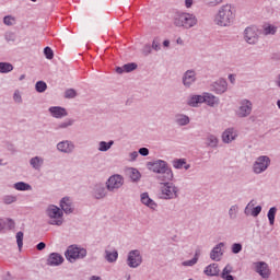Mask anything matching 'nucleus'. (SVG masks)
Returning a JSON list of instances; mask_svg holds the SVG:
<instances>
[{"label":"nucleus","instance_id":"nucleus-1","mask_svg":"<svg viewBox=\"0 0 280 280\" xmlns=\"http://www.w3.org/2000/svg\"><path fill=\"white\" fill-rule=\"evenodd\" d=\"M148 168L150 172L158 174L156 179L160 180V183L174 180V172L172 171V167H170V164H167L164 160L149 162Z\"/></svg>","mask_w":280,"mask_h":280},{"label":"nucleus","instance_id":"nucleus-2","mask_svg":"<svg viewBox=\"0 0 280 280\" xmlns=\"http://www.w3.org/2000/svg\"><path fill=\"white\" fill-rule=\"evenodd\" d=\"M235 21V9L231 4H223L219 8L214 23L219 27H231Z\"/></svg>","mask_w":280,"mask_h":280},{"label":"nucleus","instance_id":"nucleus-3","mask_svg":"<svg viewBox=\"0 0 280 280\" xmlns=\"http://www.w3.org/2000/svg\"><path fill=\"white\" fill-rule=\"evenodd\" d=\"M173 25L179 30H191L198 25V18L191 13L176 12L173 15Z\"/></svg>","mask_w":280,"mask_h":280},{"label":"nucleus","instance_id":"nucleus-4","mask_svg":"<svg viewBox=\"0 0 280 280\" xmlns=\"http://www.w3.org/2000/svg\"><path fill=\"white\" fill-rule=\"evenodd\" d=\"M160 185L161 200H176L178 198L180 189L172 180L161 182Z\"/></svg>","mask_w":280,"mask_h":280},{"label":"nucleus","instance_id":"nucleus-5","mask_svg":"<svg viewBox=\"0 0 280 280\" xmlns=\"http://www.w3.org/2000/svg\"><path fill=\"white\" fill-rule=\"evenodd\" d=\"M46 215L49 219L48 224L50 226H62L65 224V212L56 205H49L47 207Z\"/></svg>","mask_w":280,"mask_h":280},{"label":"nucleus","instance_id":"nucleus-6","mask_svg":"<svg viewBox=\"0 0 280 280\" xmlns=\"http://www.w3.org/2000/svg\"><path fill=\"white\" fill-rule=\"evenodd\" d=\"M86 255V248L80 247L78 245H70L65 252V257L70 264H75L78 259H84Z\"/></svg>","mask_w":280,"mask_h":280},{"label":"nucleus","instance_id":"nucleus-7","mask_svg":"<svg viewBox=\"0 0 280 280\" xmlns=\"http://www.w3.org/2000/svg\"><path fill=\"white\" fill-rule=\"evenodd\" d=\"M234 113L238 119H246V117H250L253 113V102L247 98H242Z\"/></svg>","mask_w":280,"mask_h":280},{"label":"nucleus","instance_id":"nucleus-8","mask_svg":"<svg viewBox=\"0 0 280 280\" xmlns=\"http://www.w3.org/2000/svg\"><path fill=\"white\" fill-rule=\"evenodd\" d=\"M107 191L115 194L124 187V176L119 174H114L109 176L105 183Z\"/></svg>","mask_w":280,"mask_h":280},{"label":"nucleus","instance_id":"nucleus-9","mask_svg":"<svg viewBox=\"0 0 280 280\" xmlns=\"http://www.w3.org/2000/svg\"><path fill=\"white\" fill-rule=\"evenodd\" d=\"M270 167V158L268 155H260L253 164L254 174H264Z\"/></svg>","mask_w":280,"mask_h":280},{"label":"nucleus","instance_id":"nucleus-10","mask_svg":"<svg viewBox=\"0 0 280 280\" xmlns=\"http://www.w3.org/2000/svg\"><path fill=\"white\" fill-rule=\"evenodd\" d=\"M243 38L247 45H257L259 43V34L256 26H247L243 32Z\"/></svg>","mask_w":280,"mask_h":280},{"label":"nucleus","instance_id":"nucleus-11","mask_svg":"<svg viewBox=\"0 0 280 280\" xmlns=\"http://www.w3.org/2000/svg\"><path fill=\"white\" fill-rule=\"evenodd\" d=\"M198 82V73L194 69L186 70L182 75V84L185 89H191Z\"/></svg>","mask_w":280,"mask_h":280},{"label":"nucleus","instance_id":"nucleus-12","mask_svg":"<svg viewBox=\"0 0 280 280\" xmlns=\"http://www.w3.org/2000/svg\"><path fill=\"white\" fill-rule=\"evenodd\" d=\"M143 264V257L139 249H132L128 253L127 256V266L129 268H139Z\"/></svg>","mask_w":280,"mask_h":280},{"label":"nucleus","instance_id":"nucleus-13","mask_svg":"<svg viewBox=\"0 0 280 280\" xmlns=\"http://www.w3.org/2000/svg\"><path fill=\"white\" fill-rule=\"evenodd\" d=\"M92 195L95 200H104V198L108 196V189L106 188V184L104 185L103 183H98L94 185Z\"/></svg>","mask_w":280,"mask_h":280},{"label":"nucleus","instance_id":"nucleus-14","mask_svg":"<svg viewBox=\"0 0 280 280\" xmlns=\"http://www.w3.org/2000/svg\"><path fill=\"white\" fill-rule=\"evenodd\" d=\"M229 90V83L224 79H218L211 84V91L217 95H222Z\"/></svg>","mask_w":280,"mask_h":280},{"label":"nucleus","instance_id":"nucleus-15","mask_svg":"<svg viewBox=\"0 0 280 280\" xmlns=\"http://www.w3.org/2000/svg\"><path fill=\"white\" fill-rule=\"evenodd\" d=\"M224 243L217 244L210 252V259L212 261H222V257H224Z\"/></svg>","mask_w":280,"mask_h":280},{"label":"nucleus","instance_id":"nucleus-16","mask_svg":"<svg viewBox=\"0 0 280 280\" xmlns=\"http://www.w3.org/2000/svg\"><path fill=\"white\" fill-rule=\"evenodd\" d=\"M59 206H60V209L62 210V213H66V215L73 213L75 209L71 197L61 198Z\"/></svg>","mask_w":280,"mask_h":280},{"label":"nucleus","instance_id":"nucleus-17","mask_svg":"<svg viewBox=\"0 0 280 280\" xmlns=\"http://www.w3.org/2000/svg\"><path fill=\"white\" fill-rule=\"evenodd\" d=\"M57 150L62 154H71L75 150V144L71 140H62L57 143Z\"/></svg>","mask_w":280,"mask_h":280},{"label":"nucleus","instance_id":"nucleus-18","mask_svg":"<svg viewBox=\"0 0 280 280\" xmlns=\"http://www.w3.org/2000/svg\"><path fill=\"white\" fill-rule=\"evenodd\" d=\"M47 266L56 267V266H62L65 264V257L58 253H51L49 254L47 260Z\"/></svg>","mask_w":280,"mask_h":280},{"label":"nucleus","instance_id":"nucleus-19","mask_svg":"<svg viewBox=\"0 0 280 280\" xmlns=\"http://www.w3.org/2000/svg\"><path fill=\"white\" fill-rule=\"evenodd\" d=\"M256 272L260 275L262 279H268L270 277V268L265 261L255 262Z\"/></svg>","mask_w":280,"mask_h":280},{"label":"nucleus","instance_id":"nucleus-20","mask_svg":"<svg viewBox=\"0 0 280 280\" xmlns=\"http://www.w3.org/2000/svg\"><path fill=\"white\" fill-rule=\"evenodd\" d=\"M253 207H255V200H252L247 203L244 213L245 215H252L253 218H257L259 213H261V206H256L255 208Z\"/></svg>","mask_w":280,"mask_h":280},{"label":"nucleus","instance_id":"nucleus-21","mask_svg":"<svg viewBox=\"0 0 280 280\" xmlns=\"http://www.w3.org/2000/svg\"><path fill=\"white\" fill-rule=\"evenodd\" d=\"M235 139H237V130H235L234 128H228L223 131V143H232V141H235Z\"/></svg>","mask_w":280,"mask_h":280},{"label":"nucleus","instance_id":"nucleus-22","mask_svg":"<svg viewBox=\"0 0 280 280\" xmlns=\"http://www.w3.org/2000/svg\"><path fill=\"white\" fill-rule=\"evenodd\" d=\"M28 163L32 170H35V172H40V170H43V165H45V158L36 155L31 158Z\"/></svg>","mask_w":280,"mask_h":280},{"label":"nucleus","instance_id":"nucleus-23","mask_svg":"<svg viewBox=\"0 0 280 280\" xmlns=\"http://www.w3.org/2000/svg\"><path fill=\"white\" fill-rule=\"evenodd\" d=\"M48 112L55 119H62V117H67L68 115L67 109L60 106H51Z\"/></svg>","mask_w":280,"mask_h":280},{"label":"nucleus","instance_id":"nucleus-24","mask_svg":"<svg viewBox=\"0 0 280 280\" xmlns=\"http://www.w3.org/2000/svg\"><path fill=\"white\" fill-rule=\"evenodd\" d=\"M140 200L142 205L149 207V209H152V211H156V207H159V205L155 203V201L152 198H150V195L148 192H142L140 195Z\"/></svg>","mask_w":280,"mask_h":280},{"label":"nucleus","instance_id":"nucleus-25","mask_svg":"<svg viewBox=\"0 0 280 280\" xmlns=\"http://www.w3.org/2000/svg\"><path fill=\"white\" fill-rule=\"evenodd\" d=\"M203 104H207L208 106L213 108V106H218V104H220V98L211 93L205 92Z\"/></svg>","mask_w":280,"mask_h":280},{"label":"nucleus","instance_id":"nucleus-26","mask_svg":"<svg viewBox=\"0 0 280 280\" xmlns=\"http://www.w3.org/2000/svg\"><path fill=\"white\" fill-rule=\"evenodd\" d=\"M200 104H205L203 94L190 95L187 100V105L191 106V108H198Z\"/></svg>","mask_w":280,"mask_h":280},{"label":"nucleus","instance_id":"nucleus-27","mask_svg":"<svg viewBox=\"0 0 280 280\" xmlns=\"http://www.w3.org/2000/svg\"><path fill=\"white\" fill-rule=\"evenodd\" d=\"M203 272L207 277H219L220 267H218V264L212 262L205 268Z\"/></svg>","mask_w":280,"mask_h":280},{"label":"nucleus","instance_id":"nucleus-28","mask_svg":"<svg viewBox=\"0 0 280 280\" xmlns=\"http://www.w3.org/2000/svg\"><path fill=\"white\" fill-rule=\"evenodd\" d=\"M174 121L177 126H189L191 119L185 114H176Z\"/></svg>","mask_w":280,"mask_h":280},{"label":"nucleus","instance_id":"nucleus-29","mask_svg":"<svg viewBox=\"0 0 280 280\" xmlns=\"http://www.w3.org/2000/svg\"><path fill=\"white\" fill-rule=\"evenodd\" d=\"M119 258V253L114 249V250H105V259L106 261H108V264H115V261H117V259Z\"/></svg>","mask_w":280,"mask_h":280},{"label":"nucleus","instance_id":"nucleus-30","mask_svg":"<svg viewBox=\"0 0 280 280\" xmlns=\"http://www.w3.org/2000/svg\"><path fill=\"white\" fill-rule=\"evenodd\" d=\"M113 145H115L114 140H109L108 142L100 141L97 150H98V152H108V150H110L113 148Z\"/></svg>","mask_w":280,"mask_h":280},{"label":"nucleus","instance_id":"nucleus-31","mask_svg":"<svg viewBox=\"0 0 280 280\" xmlns=\"http://www.w3.org/2000/svg\"><path fill=\"white\" fill-rule=\"evenodd\" d=\"M277 26L272 25V24H265L262 26V34L265 36H275V34H277Z\"/></svg>","mask_w":280,"mask_h":280},{"label":"nucleus","instance_id":"nucleus-32","mask_svg":"<svg viewBox=\"0 0 280 280\" xmlns=\"http://www.w3.org/2000/svg\"><path fill=\"white\" fill-rule=\"evenodd\" d=\"M206 143L208 148H218V144L220 143V140L215 137V135H208L206 138Z\"/></svg>","mask_w":280,"mask_h":280},{"label":"nucleus","instance_id":"nucleus-33","mask_svg":"<svg viewBox=\"0 0 280 280\" xmlns=\"http://www.w3.org/2000/svg\"><path fill=\"white\" fill-rule=\"evenodd\" d=\"M16 191H32V185L25 182H18L13 185Z\"/></svg>","mask_w":280,"mask_h":280},{"label":"nucleus","instance_id":"nucleus-34","mask_svg":"<svg viewBox=\"0 0 280 280\" xmlns=\"http://www.w3.org/2000/svg\"><path fill=\"white\" fill-rule=\"evenodd\" d=\"M11 71H14L12 63L0 61V73H11Z\"/></svg>","mask_w":280,"mask_h":280},{"label":"nucleus","instance_id":"nucleus-35","mask_svg":"<svg viewBox=\"0 0 280 280\" xmlns=\"http://www.w3.org/2000/svg\"><path fill=\"white\" fill-rule=\"evenodd\" d=\"M129 178L132 180V183H137L141 180V173L137 168H130Z\"/></svg>","mask_w":280,"mask_h":280},{"label":"nucleus","instance_id":"nucleus-36","mask_svg":"<svg viewBox=\"0 0 280 280\" xmlns=\"http://www.w3.org/2000/svg\"><path fill=\"white\" fill-rule=\"evenodd\" d=\"M73 119H66L57 125L56 130H67V128L73 126Z\"/></svg>","mask_w":280,"mask_h":280},{"label":"nucleus","instance_id":"nucleus-37","mask_svg":"<svg viewBox=\"0 0 280 280\" xmlns=\"http://www.w3.org/2000/svg\"><path fill=\"white\" fill-rule=\"evenodd\" d=\"M16 200H19V198L14 195H4L2 197V202L4 205H14V202H16Z\"/></svg>","mask_w":280,"mask_h":280},{"label":"nucleus","instance_id":"nucleus-38","mask_svg":"<svg viewBox=\"0 0 280 280\" xmlns=\"http://www.w3.org/2000/svg\"><path fill=\"white\" fill-rule=\"evenodd\" d=\"M277 215V208L271 207L267 213V218L269 220V224L272 226L275 224V218Z\"/></svg>","mask_w":280,"mask_h":280},{"label":"nucleus","instance_id":"nucleus-39","mask_svg":"<svg viewBox=\"0 0 280 280\" xmlns=\"http://www.w3.org/2000/svg\"><path fill=\"white\" fill-rule=\"evenodd\" d=\"M238 211L240 207L237 205L231 206V208L229 209L230 220H236Z\"/></svg>","mask_w":280,"mask_h":280},{"label":"nucleus","instance_id":"nucleus-40","mask_svg":"<svg viewBox=\"0 0 280 280\" xmlns=\"http://www.w3.org/2000/svg\"><path fill=\"white\" fill-rule=\"evenodd\" d=\"M184 165H187V160H185V159L173 160V167L175 170H183Z\"/></svg>","mask_w":280,"mask_h":280},{"label":"nucleus","instance_id":"nucleus-41","mask_svg":"<svg viewBox=\"0 0 280 280\" xmlns=\"http://www.w3.org/2000/svg\"><path fill=\"white\" fill-rule=\"evenodd\" d=\"M35 91H37V93H45L47 91V83L45 81H37Z\"/></svg>","mask_w":280,"mask_h":280},{"label":"nucleus","instance_id":"nucleus-42","mask_svg":"<svg viewBox=\"0 0 280 280\" xmlns=\"http://www.w3.org/2000/svg\"><path fill=\"white\" fill-rule=\"evenodd\" d=\"M4 25H8L9 27H12V25L16 24V19L12 15H5L3 18Z\"/></svg>","mask_w":280,"mask_h":280},{"label":"nucleus","instance_id":"nucleus-43","mask_svg":"<svg viewBox=\"0 0 280 280\" xmlns=\"http://www.w3.org/2000/svg\"><path fill=\"white\" fill-rule=\"evenodd\" d=\"M203 3H206L208 8H215L220 5V3H224V0H203Z\"/></svg>","mask_w":280,"mask_h":280},{"label":"nucleus","instance_id":"nucleus-44","mask_svg":"<svg viewBox=\"0 0 280 280\" xmlns=\"http://www.w3.org/2000/svg\"><path fill=\"white\" fill-rule=\"evenodd\" d=\"M44 55L47 60H54V50L51 49V47L46 46L44 48Z\"/></svg>","mask_w":280,"mask_h":280},{"label":"nucleus","instance_id":"nucleus-45","mask_svg":"<svg viewBox=\"0 0 280 280\" xmlns=\"http://www.w3.org/2000/svg\"><path fill=\"white\" fill-rule=\"evenodd\" d=\"M13 101L15 102V104H23V96L21 95V91H14Z\"/></svg>","mask_w":280,"mask_h":280},{"label":"nucleus","instance_id":"nucleus-46","mask_svg":"<svg viewBox=\"0 0 280 280\" xmlns=\"http://www.w3.org/2000/svg\"><path fill=\"white\" fill-rule=\"evenodd\" d=\"M4 39L7 40V43H14V40H16V34H14L13 32H7L4 34Z\"/></svg>","mask_w":280,"mask_h":280},{"label":"nucleus","instance_id":"nucleus-47","mask_svg":"<svg viewBox=\"0 0 280 280\" xmlns=\"http://www.w3.org/2000/svg\"><path fill=\"white\" fill-rule=\"evenodd\" d=\"M77 95L78 93L73 89H68L65 92L66 100H73V97H75Z\"/></svg>","mask_w":280,"mask_h":280},{"label":"nucleus","instance_id":"nucleus-48","mask_svg":"<svg viewBox=\"0 0 280 280\" xmlns=\"http://www.w3.org/2000/svg\"><path fill=\"white\" fill-rule=\"evenodd\" d=\"M23 232H18L16 233V244H18V248L21 250V248H23Z\"/></svg>","mask_w":280,"mask_h":280},{"label":"nucleus","instance_id":"nucleus-49","mask_svg":"<svg viewBox=\"0 0 280 280\" xmlns=\"http://www.w3.org/2000/svg\"><path fill=\"white\" fill-rule=\"evenodd\" d=\"M125 73H130L131 71H135L137 69V63L131 62V63H126L124 65Z\"/></svg>","mask_w":280,"mask_h":280},{"label":"nucleus","instance_id":"nucleus-50","mask_svg":"<svg viewBox=\"0 0 280 280\" xmlns=\"http://www.w3.org/2000/svg\"><path fill=\"white\" fill-rule=\"evenodd\" d=\"M232 253L234 255H240V253H242V243H234L232 245Z\"/></svg>","mask_w":280,"mask_h":280},{"label":"nucleus","instance_id":"nucleus-51","mask_svg":"<svg viewBox=\"0 0 280 280\" xmlns=\"http://www.w3.org/2000/svg\"><path fill=\"white\" fill-rule=\"evenodd\" d=\"M151 49H154V51H161V42L159 38L153 39Z\"/></svg>","mask_w":280,"mask_h":280},{"label":"nucleus","instance_id":"nucleus-52","mask_svg":"<svg viewBox=\"0 0 280 280\" xmlns=\"http://www.w3.org/2000/svg\"><path fill=\"white\" fill-rule=\"evenodd\" d=\"M233 272V267L231 265H226L221 273V277H226L228 275H231Z\"/></svg>","mask_w":280,"mask_h":280},{"label":"nucleus","instance_id":"nucleus-53","mask_svg":"<svg viewBox=\"0 0 280 280\" xmlns=\"http://www.w3.org/2000/svg\"><path fill=\"white\" fill-rule=\"evenodd\" d=\"M7 223H5V226H8V229L10 231H12V229H14L16 226V223L14 222V220L12 219H7L4 220Z\"/></svg>","mask_w":280,"mask_h":280},{"label":"nucleus","instance_id":"nucleus-54","mask_svg":"<svg viewBox=\"0 0 280 280\" xmlns=\"http://www.w3.org/2000/svg\"><path fill=\"white\" fill-rule=\"evenodd\" d=\"M196 264H198L196 261V258H192L190 260H185L182 262V266H185V267H191V266H196Z\"/></svg>","mask_w":280,"mask_h":280},{"label":"nucleus","instance_id":"nucleus-55","mask_svg":"<svg viewBox=\"0 0 280 280\" xmlns=\"http://www.w3.org/2000/svg\"><path fill=\"white\" fill-rule=\"evenodd\" d=\"M142 54L143 56H150V54H152V46L145 45L142 49Z\"/></svg>","mask_w":280,"mask_h":280},{"label":"nucleus","instance_id":"nucleus-56","mask_svg":"<svg viewBox=\"0 0 280 280\" xmlns=\"http://www.w3.org/2000/svg\"><path fill=\"white\" fill-rule=\"evenodd\" d=\"M138 153H140L141 156H148L150 154V149H148V148H140Z\"/></svg>","mask_w":280,"mask_h":280},{"label":"nucleus","instance_id":"nucleus-57","mask_svg":"<svg viewBox=\"0 0 280 280\" xmlns=\"http://www.w3.org/2000/svg\"><path fill=\"white\" fill-rule=\"evenodd\" d=\"M139 158V152L133 151L131 153H129V161H137V159Z\"/></svg>","mask_w":280,"mask_h":280},{"label":"nucleus","instance_id":"nucleus-58","mask_svg":"<svg viewBox=\"0 0 280 280\" xmlns=\"http://www.w3.org/2000/svg\"><path fill=\"white\" fill-rule=\"evenodd\" d=\"M47 244H45V242H39L37 245H36V248L37 250H45Z\"/></svg>","mask_w":280,"mask_h":280},{"label":"nucleus","instance_id":"nucleus-59","mask_svg":"<svg viewBox=\"0 0 280 280\" xmlns=\"http://www.w3.org/2000/svg\"><path fill=\"white\" fill-rule=\"evenodd\" d=\"M5 224H7L5 220L0 219V233L1 231H3V229H5Z\"/></svg>","mask_w":280,"mask_h":280},{"label":"nucleus","instance_id":"nucleus-60","mask_svg":"<svg viewBox=\"0 0 280 280\" xmlns=\"http://www.w3.org/2000/svg\"><path fill=\"white\" fill-rule=\"evenodd\" d=\"M192 259H196V261L198 262V259H200V249H196L195 252V255H194V258Z\"/></svg>","mask_w":280,"mask_h":280},{"label":"nucleus","instance_id":"nucleus-61","mask_svg":"<svg viewBox=\"0 0 280 280\" xmlns=\"http://www.w3.org/2000/svg\"><path fill=\"white\" fill-rule=\"evenodd\" d=\"M116 73H119V74L126 73V69L124 68V66L122 67H117L116 68Z\"/></svg>","mask_w":280,"mask_h":280},{"label":"nucleus","instance_id":"nucleus-62","mask_svg":"<svg viewBox=\"0 0 280 280\" xmlns=\"http://www.w3.org/2000/svg\"><path fill=\"white\" fill-rule=\"evenodd\" d=\"M221 279H224V280H235V278L232 275L221 276Z\"/></svg>","mask_w":280,"mask_h":280},{"label":"nucleus","instance_id":"nucleus-63","mask_svg":"<svg viewBox=\"0 0 280 280\" xmlns=\"http://www.w3.org/2000/svg\"><path fill=\"white\" fill-rule=\"evenodd\" d=\"M275 84L278 86V89H280V74L276 77Z\"/></svg>","mask_w":280,"mask_h":280},{"label":"nucleus","instance_id":"nucleus-64","mask_svg":"<svg viewBox=\"0 0 280 280\" xmlns=\"http://www.w3.org/2000/svg\"><path fill=\"white\" fill-rule=\"evenodd\" d=\"M229 80L231 84H235V74H229Z\"/></svg>","mask_w":280,"mask_h":280}]
</instances>
